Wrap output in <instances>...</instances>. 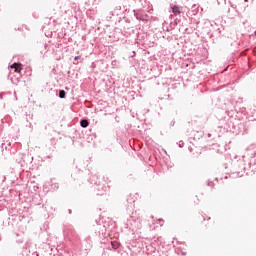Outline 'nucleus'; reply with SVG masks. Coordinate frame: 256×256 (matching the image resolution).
Segmentation results:
<instances>
[{"label":"nucleus","instance_id":"f03ea898","mask_svg":"<svg viewBox=\"0 0 256 256\" xmlns=\"http://www.w3.org/2000/svg\"><path fill=\"white\" fill-rule=\"evenodd\" d=\"M172 13L174 15H181V8L179 6H173L172 7Z\"/></svg>","mask_w":256,"mask_h":256},{"label":"nucleus","instance_id":"7ed1b4c3","mask_svg":"<svg viewBox=\"0 0 256 256\" xmlns=\"http://www.w3.org/2000/svg\"><path fill=\"white\" fill-rule=\"evenodd\" d=\"M80 125L83 129H86V127H89V121L87 119H83L80 121Z\"/></svg>","mask_w":256,"mask_h":256},{"label":"nucleus","instance_id":"f257e3e1","mask_svg":"<svg viewBox=\"0 0 256 256\" xmlns=\"http://www.w3.org/2000/svg\"><path fill=\"white\" fill-rule=\"evenodd\" d=\"M11 69H14L15 73H21V64L14 63L11 65Z\"/></svg>","mask_w":256,"mask_h":256},{"label":"nucleus","instance_id":"39448f33","mask_svg":"<svg viewBox=\"0 0 256 256\" xmlns=\"http://www.w3.org/2000/svg\"><path fill=\"white\" fill-rule=\"evenodd\" d=\"M111 245H112L113 249H119V242H117V241H112V242H111Z\"/></svg>","mask_w":256,"mask_h":256},{"label":"nucleus","instance_id":"20e7f679","mask_svg":"<svg viewBox=\"0 0 256 256\" xmlns=\"http://www.w3.org/2000/svg\"><path fill=\"white\" fill-rule=\"evenodd\" d=\"M65 95H67V93L65 92V90H60V91H59V97H60V99H65Z\"/></svg>","mask_w":256,"mask_h":256},{"label":"nucleus","instance_id":"423d86ee","mask_svg":"<svg viewBox=\"0 0 256 256\" xmlns=\"http://www.w3.org/2000/svg\"><path fill=\"white\" fill-rule=\"evenodd\" d=\"M78 59H81V56H76V57L74 58L75 61H77Z\"/></svg>","mask_w":256,"mask_h":256},{"label":"nucleus","instance_id":"0eeeda50","mask_svg":"<svg viewBox=\"0 0 256 256\" xmlns=\"http://www.w3.org/2000/svg\"><path fill=\"white\" fill-rule=\"evenodd\" d=\"M248 0H245V2H247Z\"/></svg>","mask_w":256,"mask_h":256}]
</instances>
